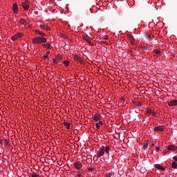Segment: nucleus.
<instances>
[{"label":"nucleus","mask_w":177,"mask_h":177,"mask_svg":"<svg viewBox=\"0 0 177 177\" xmlns=\"http://www.w3.org/2000/svg\"><path fill=\"white\" fill-rule=\"evenodd\" d=\"M160 151V147L158 145L156 146V153H158Z\"/></svg>","instance_id":"27"},{"label":"nucleus","mask_w":177,"mask_h":177,"mask_svg":"<svg viewBox=\"0 0 177 177\" xmlns=\"http://www.w3.org/2000/svg\"><path fill=\"white\" fill-rule=\"evenodd\" d=\"M12 10L13 12H15V13H17V11L19 10V8H17V4L14 3L12 5Z\"/></svg>","instance_id":"12"},{"label":"nucleus","mask_w":177,"mask_h":177,"mask_svg":"<svg viewBox=\"0 0 177 177\" xmlns=\"http://www.w3.org/2000/svg\"><path fill=\"white\" fill-rule=\"evenodd\" d=\"M104 154V146H102V147L100 149V151L97 153V157L98 158H100Z\"/></svg>","instance_id":"2"},{"label":"nucleus","mask_w":177,"mask_h":177,"mask_svg":"<svg viewBox=\"0 0 177 177\" xmlns=\"http://www.w3.org/2000/svg\"><path fill=\"white\" fill-rule=\"evenodd\" d=\"M5 142H6V146H10V144H9V142L8 141V140H5Z\"/></svg>","instance_id":"35"},{"label":"nucleus","mask_w":177,"mask_h":177,"mask_svg":"<svg viewBox=\"0 0 177 177\" xmlns=\"http://www.w3.org/2000/svg\"><path fill=\"white\" fill-rule=\"evenodd\" d=\"M111 176H113V173L112 172L107 173L106 174V177H111Z\"/></svg>","instance_id":"29"},{"label":"nucleus","mask_w":177,"mask_h":177,"mask_svg":"<svg viewBox=\"0 0 177 177\" xmlns=\"http://www.w3.org/2000/svg\"><path fill=\"white\" fill-rule=\"evenodd\" d=\"M102 39H109V35H105Z\"/></svg>","instance_id":"36"},{"label":"nucleus","mask_w":177,"mask_h":177,"mask_svg":"<svg viewBox=\"0 0 177 177\" xmlns=\"http://www.w3.org/2000/svg\"><path fill=\"white\" fill-rule=\"evenodd\" d=\"M46 38L42 37H37L32 40V42L34 45H38L39 44H46Z\"/></svg>","instance_id":"1"},{"label":"nucleus","mask_w":177,"mask_h":177,"mask_svg":"<svg viewBox=\"0 0 177 177\" xmlns=\"http://www.w3.org/2000/svg\"><path fill=\"white\" fill-rule=\"evenodd\" d=\"M48 55H44V56L42 57L43 60H46V59H48Z\"/></svg>","instance_id":"33"},{"label":"nucleus","mask_w":177,"mask_h":177,"mask_svg":"<svg viewBox=\"0 0 177 177\" xmlns=\"http://www.w3.org/2000/svg\"><path fill=\"white\" fill-rule=\"evenodd\" d=\"M82 174L80 173L77 174L76 177H82Z\"/></svg>","instance_id":"39"},{"label":"nucleus","mask_w":177,"mask_h":177,"mask_svg":"<svg viewBox=\"0 0 177 177\" xmlns=\"http://www.w3.org/2000/svg\"><path fill=\"white\" fill-rule=\"evenodd\" d=\"M100 38V39H102V38L101 37H99Z\"/></svg>","instance_id":"51"},{"label":"nucleus","mask_w":177,"mask_h":177,"mask_svg":"<svg viewBox=\"0 0 177 177\" xmlns=\"http://www.w3.org/2000/svg\"><path fill=\"white\" fill-rule=\"evenodd\" d=\"M91 164L88 165V168H91Z\"/></svg>","instance_id":"48"},{"label":"nucleus","mask_w":177,"mask_h":177,"mask_svg":"<svg viewBox=\"0 0 177 177\" xmlns=\"http://www.w3.org/2000/svg\"><path fill=\"white\" fill-rule=\"evenodd\" d=\"M146 50H150V48H147V49H146Z\"/></svg>","instance_id":"50"},{"label":"nucleus","mask_w":177,"mask_h":177,"mask_svg":"<svg viewBox=\"0 0 177 177\" xmlns=\"http://www.w3.org/2000/svg\"><path fill=\"white\" fill-rule=\"evenodd\" d=\"M22 7L24 8V9H25V10H28V9H29L28 4H27L26 3H22Z\"/></svg>","instance_id":"18"},{"label":"nucleus","mask_w":177,"mask_h":177,"mask_svg":"<svg viewBox=\"0 0 177 177\" xmlns=\"http://www.w3.org/2000/svg\"><path fill=\"white\" fill-rule=\"evenodd\" d=\"M93 121H100V120H102V115H100V113H95L93 115Z\"/></svg>","instance_id":"5"},{"label":"nucleus","mask_w":177,"mask_h":177,"mask_svg":"<svg viewBox=\"0 0 177 177\" xmlns=\"http://www.w3.org/2000/svg\"><path fill=\"white\" fill-rule=\"evenodd\" d=\"M49 53H50V51L47 52L46 55H47V56H49Z\"/></svg>","instance_id":"44"},{"label":"nucleus","mask_w":177,"mask_h":177,"mask_svg":"<svg viewBox=\"0 0 177 177\" xmlns=\"http://www.w3.org/2000/svg\"><path fill=\"white\" fill-rule=\"evenodd\" d=\"M21 37H23V33H17L12 36L11 39H12V41H17V39H19V38H21Z\"/></svg>","instance_id":"3"},{"label":"nucleus","mask_w":177,"mask_h":177,"mask_svg":"<svg viewBox=\"0 0 177 177\" xmlns=\"http://www.w3.org/2000/svg\"><path fill=\"white\" fill-rule=\"evenodd\" d=\"M154 130L156 131V132H162L164 131V126H158L154 128Z\"/></svg>","instance_id":"6"},{"label":"nucleus","mask_w":177,"mask_h":177,"mask_svg":"<svg viewBox=\"0 0 177 177\" xmlns=\"http://www.w3.org/2000/svg\"><path fill=\"white\" fill-rule=\"evenodd\" d=\"M98 124H99V125H103V122L102 121H100Z\"/></svg>","instance_id":"42"},{"label":"nucleus","mask_w":177,"mask_h":177,"mask_svg":"<svg viewBox=\"0 0 177 177\" xmlns=\"http://www.w3.org/2000/svg\"><path fill=\"white\" fill-rule=\"evenodd\" d=\"M42 46L44 48H48V49H50V44L49 43L46 44H42Z\"/></svg>","instance_id":"24"},{"label":"nucleus","mask_w":177,"mask_h":177,"mask_svg":"<svg viewBox=\"0 0 177 177\" xmlns=\"http://www.w3.org/2000/svg\"><path fill=\"white\" fill-rule=\"evenodd\" d=\"M155 167L158 168V169H161V171H165V168L158 164L155 165Z\"/></svg>","instance_id":"14"},{"label":"nucleus","mask_w":177,"mask_h":177,"mask_svg":"<svg viewBox=\"0 0 177 177\" xmlns=\"http://www.w3.org/2000/svg\"><path fill=\"white\" fill-rule=\"evenodd\" d=\"M99 45H103L107 44L106 41H97Z\"/></svg>","instance_id":"26"},{"label":"nucleus","mask_w":177,"mask_h":177,"mask_svg":"<svg viewBox=\"0 0 177 177\" xmlns=\"http://www.w3.org/2000/svg\"><path fill=\"white\" fill-rule=\"evenodd\" d=\"M20 24H22L23 26H27V22L26 21V19H21L19 21Z\"/></svg>","instance_id":"16"},{"label":"nucleus","mask_w":177,"mask_h":177,"mask_svg":"<svg viewBox=\"0 0 177 177\" xmlns=\"http://www.w3.org/2000/svg\"><path fill=\"white\" fill-rule=\"evenodd\" d=\"M63 64L66 67H68L70 66V62L69 61H64Z\"/></svg>","instance_id":"23"},{"label":"nucleus","mask_w":177,"mask_h":177,"mask_svg":"<svg viewBox=\"0 0 177 177\" xmlns=\"http://www.w3.org/2000/svg\"><path fill=\"white\" fill-rule=\"evenodd\" d=\"M171 167H172V168H174V169H177V163H176V162H172V163H171Z\"/></svg>","instance_id":"22"},{"label":"nucleus","mask_w":177,"mask_h":177,"mask_svg":"<svg viewBox=\"0 0 177 177\" xmlns=\"http://www.w3.org/2000/svg\"><path fill=\"white\" fill-rule=\"evenodd\" d=\"M96 129H100V124L99 123L95 124Z\"/></svg>","instance_id":"31"},{"label":"nucleus","mask_w":177,"mask_h":177,"mask_svg":"<svg viewBox=\"0 0 177 177\" xmlns=\"http://www.w3.org/2000/svg\"><path fill=\"white\" fill-rule=\"evenodd\" d=\"M3 143V141L2 140H0V145H2Z\"/></svg>","instance_id":"46"},{"label":"nucleus","mask_w":177,"mask_h":177,"mask_svg":"<svg viewBox=\"0 0 177 177\" xmlns=\"http://www.w3.org/2000/svg\"><path fill=\"white\" fill-rule=\"evenodd\" d=\"M160 53H161V51H160L159 50H154L153 51V55L156 57H159Z\"/></svg>","instance_id":"11"},{"label":"nucleus","mask_w":177,"mask_h":177,"mask_svg":"<svg viewBox=\"0 0 177 177\" xmlns=\"http://www.w3.org/2000/svg\"><path fill=\"white\" fill-rule=\"evenodd\" d=\"M35 15H38V11L35 12Z\"/></svg>","instance_id":"47"},{"label":"nucleus","mask_w":177,"mask_h":177,"mask_svg":"<svg viewBox=\"0 0 177 177\" xmlns=\"http://www.w3.org/2000/svg\"><path fill=\"white\" fill-rule=\"evenodd\" d=\"M83 39L84 41H86V42H88L91 39V37H89V36H88V35H83Z\"/></svg>","instance_id":"15"},{"label":"nucleus","mask_w":177,"mask_h":177,"mask_svg":"<svg viewBox=\"0 0 177 177\" xmlns=\"http://www.w3.org/2000/svg\"><path fill=\"white\" fill-rule=\"evenodd\" d=\"M151 146L153 147V146H154V143H152Z\"/></svg>","instance_id":"49"},{"label":"nucleus","mask_w":177,"mask_h":177,"mask_svg":"<svg viewBox=\"0 0 177 177\" xmlns=\"http://www.w3.org/2000/svg\"><path fill=\"white\" fill-rule=\"evenodd\" d=\"M127 38H129L130 42L133 44V41H135V38L133 37V35H127Z\"/></svg>","instance_id":"9"},{"label":"nucleus","mask_w":177,"mask_h":177,"mask_svg":"<svg viewBox=\"0 0 177 177\" xmlns=\"http://www.w3.org/2000/svg\"><path fill=\"white\" fill-rule=\"evenodd\" d=\"M137 103H138V102H136V101H133V104H136V105Z\"/></svg>","instance_id":"45"},{"label":"nucleus","mask_w":177,"mask_h":177,"mask_svg":"<svg viewBox=\"0 0 177 177\" xmlns=\"http://www.w3.org/2000/svg\"><path fill=\"white\" fill-rule=\"evenodd\" d=\"M104 151L105 153H107V154H109V153H110V147L106 146V147H104Z\"/></svg>","instance_id":"21"},{"label":"nucleus","mask_w":177,"mask_h":177,"mask_svg":"<svg viewBox=\"0 0 177 177\" xmlns=\"http://www.w3.org/2000/svg\"><path fill=\"white\" fill-rule=\"evenodd\" d=\"M145 37L147 41H150L151 39V37H150L149 34H146Z\"/></svg>","instance_id":"25"},{"label":"nucleus","mask_w":177,"mask_h":177,"mask_svg":"<svg viewBox=\"0 0 177 177\" xmlns=\"http://www.w3.org/2000/svg\"><path fill=\"white\" fill-rule=\"evenodd\" d=\"M173 160H174V161H177V156H174Z\"/></svg>","instance_id":"41"},{"label":"nucleus","mask_w":177,"mask_h":177,"mask_svg":"<svg viewBox=\"0 0 177 177\" xmlns=\"http://www.w3.org/2000/svg\"><path fill=\"white\" fill-rule=\"evenodd\" d=\"M56 60H57H57H62L61 57H57L56 58Z\"/></svg>","instance_id":"40"},{"label":"nucleus","mask_w":177,"mask_h":177,"mask_svg":"<svg viewBox=\"0 0 177 177\" xmlns=\"http://www.w3.org/2000/svg\"><path fill=\"white\" fill-rule=\"evenodd\" d=\"M35 32L36 33V34H38L39 35H41V37H45V33H44V32H41V31H39V30H35Z\"/></svg>","instance_id":"17"},{"label":"nucleus","mask_w":177,"mask_h":177,"mask_svg":"<svg viewBox=\"0 0 177 177\" xmlns=\"http://www.w3.org/2000/svg\"><path fill=\"white\" fill-rule=\"evenodd\" d=\"M146 114L149 115H152V117H156V113H154V111H153L151 109H148L146 111Z\"/></svg>","instance_id":"7"},{"label":"nucleus","mask_w":177,"mask_h":177,"mask_svg":"<svg viewBox=\"0 0 177 177\" xmlns=\"http://www.w3.org/2000/svg\"><path fill=\"white\" fill-rule=\"evenodd\" d=\"M40 28L42 29V30H49V28H48V26L44 24V25H40Z\"/></svg>","instance_id":"19"},{"label":"nucleus","mask_w":177,"mask_h":177,"mask_svg":"<svg viewBox=\"0 0 177 177\" xmlns=\"http://www.w3.org/2000/svg\"><path fill=\"white\" fill-rule=\"evenodd\" d=\"M87 43H88V45H90L91 46H93V43H92V41H91V39L88 40V41H87Z\"/></svg>","instance_id":"32"},{"label":"nucleus","mask_w":177,"mask_h":177,"mask_svg":"<svg viewBox=\"0 0 177 177\" xmlns=\"http://www.w3.org/2000/svg\"><path fill=\"white\" fill-rule=\"evenodd\" d=\"M167 149L169 150H172L173 151H175L177 149V147L175 146V145H169V146L167 147Z\"/></svg>","instance_id":"8"},{"label":"nucleus","mask_w":177,"mask_h":177,"mask_svg":"<svg viewBox=\"0 0 177 177\" xmlns=\"http://www.w3.org/2000/svg\"><path fill=\"white\" fill-rule=\"evenodd\" d=\"M125 102V98L124 97H120V103H124Z\"/></svg>","instance_id":"30"},{"label":"nucleus","mask_w":177,"mask_h":177,"mask_svg":"<svg viewBox=\"0 0 177 177\" xmlns=\"http://www.w3.org/2000/svg\"><path fill=\"white\" fill-rule=\"evenodd\" d=\"M74 61L75 62H78L79 63H81V64H82V63H84V59H82V57H80L78 55H74Z\"/></svg>","instance_id":"4"},{"label":"nucleus","mask_w":177,"mask_h":177,"mask_svg":"<svg viewBox=\"0 0 177 177\" xmlns=\"http://www.w3.org/2000/svg\"><path fill=\"white\" fill-rule=\"evenodd\" d=\"M88 171H96V168H95V167H88Z\"/></svg>","instance_id":"28"},{"label":"nucleus","mask_w":177,"mask_h":177,"mask_svg":"<svg viewBox=\"0 0 177 177\" xmlns=\"http://www.w3.org/2000/svg\"><path fill=\"white\" fill-rule=\"evenodd\" d=\"M147 146H149V142L144 144L143 145L144 149H147Z\"/></svg>","instance_id":"34"},{"label":"nucleus","mask_w":177,"mask_h":177,"mask_svg":"<svg viewBox=\"0 0 177 177\" xmlns=\"http://www.w3.org/2000/svg\"><path fill=\"white\" fill-rule=\"evenodd\" d=\"M136 107L139 108L140 106V103L137 102V104H136Z\"/></svg>","instance_id":"38"},{"label":"nucleus","mask_w":177,"mask_h":177,"mask_svg":"<svg viewBox=\"0 0 177 177\" xmlns=\"http://www.w3.org/2000/svg\"><path fill=\"white\" fill-rule=\"evenodd\" d=\"M53 63L56 64V62H57V59H54L53 60Z\"/></svg>","instance_id":"43"},{"label":"nucleus","mask_w":177,"mask_h":177,"mask_svg":"<svg viewBox=\"0 0 177 177\" xmlns=\"http://www.w3.org/2000/svg\"><path fill=\"white\" fill-rule=\"evenodd\" d=\"M32 177H38V176L37 175V174L32 173Z\"/></svg>","instance_id":"37"},{"label":"nucleus","mask_w":177,"mask_h":177,"mask_svg":"<svg viewBox=\"0 0 177 177\" xmlns=\"http://www.w3.org/2000/svg\"><path fill=\"white\" fill-rule=\"evenodd\" d=\"M75 168H77V169H81V168H82V165H81V163L80 162H75Z\"/></svg>","instance_id":"10"},{"label":"nucleus","mask_w":177,"mask_h":177,"mask_svg":"<svg viewBox=\"0 0 177 177\" xmlns=\"http://www.w3.org/2000/svg\"><path fill=\"white\" fill-rule=\"evenodd\" d=\"M70 125H71V124L67 122H64V126L66 127V129H70Z\"/></svg>","instance_id":"20"},{"label":"nucleus","mask_w":177,"mask_h":177,"mask_svg":"<svg viewBox=\"0 0 177 177\" xmlns=\"http://www.w3.org/2000/svg\"><path fill=\"white\" fill-rule=\"evenodd\" d=\"M169 106H177V100H172L168 103Z\"/></svg>","instance_id":"13"}]
</instances>
